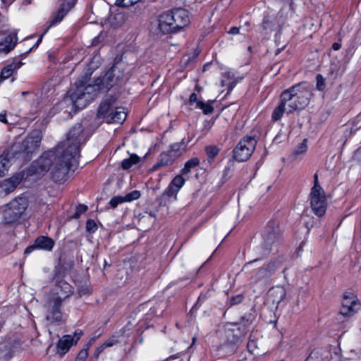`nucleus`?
Instances as JSON below:
<instances>
[{
  "label": "nucleus",
  "mask_w": 361,
  "mask_h": 361,
  "mask_svg": "<svg viewBox=\"0 0 361 361\" xmlns=\"http://www.w3.org/2000/svg\"><path fill=\"white\" fill-rule=\"evenodd\" d=\"M128 77V66L125 62L118 61L103 76L95 79L93 85H85L76 82L75 89L69 92V98L76 108L82 109L94 99L96 92L107 91L114 87L121 86Z\"/></svg>",
  "instance_id": "f257e3e1"
},
{
  "label": "nucleus",
  "mask_w": 361,
  "mask_h": 361,
  "mask_svg": "<svg viewBox=\"0 0 361 361\" xmlns=\"http://www.w3.org/2000/svg\"><path fill=\"white\" fill-rule=\"evenodd\" d=\"M82 130L81 125H75L67 134L66 139L53 149L56 162L52 169L51 178L55 182L66 181L69 171H74L78 166Z\"/></svg>",
  "instance_id": "f03ea898"
},
{
  "label": "nucleus",
  "mask_w": 361,
  "mask_h": 361,
  "mask_svg": "<svg viewBox=\"0 0 361 361\" xmlns=\"http://www.w3.org/2000/svg\"><path fill=\"white\" fill-rule=\"evenodd\" d=\"M73 293V287L60 276H56L54 278V285L45 306L50 314L46 317L47 321L61 322L62 320L63 316L61 311L62 302Z\"/></svg>",
  "instance_id": "7ed1b4c3"
},
{
  "label": "nucleus",
  "mask_w": 361,
  "mask_h": 361,
  "mask_svg": "<svg viewBox=\"0 0 361 361\" xmlns=\"http://www.w3.org/2000/svg\"><path fill=\"white\" fill-rule=\"evenodd\" d=\"M312 97V87L307 82L298 83L283 91L281 98L288 106V114L305 109Z\"/></svg>",
  "instance_id": "20e7f679"
},
{
  "label": "nucleus",
  "mask_w": 361,
  "mask_h": 361,
  "mask_svg": "<svg viewBox=\"0 0 361 361\" xmlns=\"http://www.w3.org/2000/svg\"><path fill=\"white\" fill-rule=\"evenodd\" d=\"M190 23L188 11L179 8L162 13L159 18V29L164 34L178 32Z\"/></svg>",
  "instance_id": "39448f33"
},
{
  "label": "nucleus",
  "mask_w": 361,
  "mask_h": 361,
  "mask_svg": "<svg viewBox=\"0 0 361 361\" xmlns=\"http://www.w3.org/2000/svg\"><path fill=\"white\" fill-rule=\"evenodd\" d=\"M115 102V97L106 96L99 106L97 116L105 119L107 123H122L127 117V112L123 107H114Z\"/></svg>",
  "instance_id": "423d86ee"
},
{
  "label": "nucleus",
  "mask_w": 361,
  "mask_h": 361,
  "mask_svg": "<svg viewBox=\"0 0 361 361\" xmlns=\"http://www.w3.org/2000/svg\"><path fill=\"white\" fill-rule=\"evenodd\" d=\"M310 206L314 214L318 216L324 215L327 202L324 192L322 187L319 185L318 176H314V186L310 192Z\"/></svg>",
  "instance_id": "0eeeda50"
},
{
  "label": "nucleus",
  "mask_w": 361,
  "mask_h": 361,
  "mask_svg": "<svg viewBox=\"0 0 361 361\" xmlns=\"http://www.w3.org/2000/svg\"><path fill=\"white\" fill-rule=\"evenodd\" d=\"M28 206V200L25 197H19L13 200L5 212L4 222L11 224L17 221L24 214Z\"/></svg>",
  "instance_id": "6e6552de"
},
{
  "label": "nucleus",
  "mask_w": 361,
  "mask_h": 361,
  "mask_svg": "<svg viewBox=\"0 0 361 361\" xmlns=\"http://www.w3.org/2000/svg\"><path fill=\"white\" fill-rule=\"evenodd\" d=\"M56 162V157L54 149L47 151L32 164V171L34 173L43 175L50 169H53ZM52 171H51V173Z\"/></svg>",
  "instance_id": "1a4fd4ad"
},
{
  "label": "nucleus",
  "mask_w": 361,
  "mask_h": 361,
  "mask_svg": "<svg viewBox=\"0 0 361 361\" xmlns=\"http://www.w3.org/2000/svg\"><path fill=\"white\" fill-rule=\"evenodd\" d=\"M256 140L252 137H245L233 150V157L238 161H247L255 149Z\"/></svg>",
  "instance_id": "9d476101"
},
{
  "label": "nucleus",
  "mask_w": 361,
  "mask_h": 361,
  "mask_svg": "<svg viewBox=\"0 0 361 361\" xmlns=\"http://www.w3.org/2000/svg\"><path fill=\"white\" fill-rule=\"evenodd\" d=\"M280 238V229L279 222L276 221H269L262 233V245L266 250H270L276 245Z\"/></svg>",
  "instance_id": "9b49d317"
},
{
  "label": "nucleus",
  "mask_w": 361,
  "mask_h": 361,
  "mask_svg": "<svg viewBox=\"0 0 361 361\" xmlns=\"http://www.w3.org/2000/svg\"><path fill=\"white\" fill-rule=\"evenodd\" d=\"M360 308L357 296L352 293L343 295L341 313L344 316H352Z\"/></svg>",
  "instance_id": "f8f14e48"
},
{
  "label": "nucleus",
  "mask_w": 361,
  "mask_h": 361,
  "mask_svg": "<svg viewBox=\"0 0 361 361\" xmlns=\"http://www.w3.org/2000/svg\"><path fill=\"white\" fill-rule=\"evenodd\" d=\"M42 136L39 130L32 131L21 143V151L27 154H32L39 147Z\"/></svg>",
  "instance_id": "ddd939ff"
},
{
  "label": "nucleus",
  "mask_w": 361,
  "mask_h": 361,
  "mask_svg": "<svg viewBox=\"0 0 361 361\" xmlns=\"http://www.w3.org/2000/svg\"><path fill=\"white\" fill-rule=\"evenodd\" d=\"M281 264L279 259L269 261L257 271L255 276V280L267 281L281 267Z\"/></svg>",
  "instance_id": "4468645a"
},
{
  "label": "nucleus",
  "mask_w": 361,
  "mask_h": 361,
  "mask_svg": "<svg viewBox=\"0 0 361 361\" xmlns=\"http://www.w3.org/2000/svg\"><path fill=\"white\" fill-rule=\"evenodd\" d=\"M82 334V332L79 331H75L73 336L64 335L57 343V353L60 355L66 354L73 345L77 343Z\"/></svg>",
  "instance_id": "2eb2a0df"
},
{
  "label": "nucleus",
  "mask_w": 361,
  "mask_h": 361,
  "mask_svg": "<svg viewBox=\"0 0 361 361\" xmlns=\"http://www.w3.org/2000/svg\"><path fill=\"white\" fill-rule=\"evenodd\" d=\"M18 343L13 340H5L0 343V360L8 361L17 348Z\"/></svg>",
  "instance_id": "dca6fc26"
},
{
  "label": "nucleus",
  "mask_w": 361,
  "mask_h": 361,
  "mask_svg": "<svg viewBox=\"0 0 361 361\" xmlns=\"http://www.w3.org/2000/svg\"><path fill=\"white\" fill-rule=\"evenodd\" d=\"M77 0H66L61 4L60 8L51 20V25L60 23L66 13L74 6Z\"/></svg>",
  "instance_id": "f3484780"
},
{
  "label": "nucleus",
  "mask_w": 361,
  "mask_h": 361,
  "mask_svg": "<svg viewBox=\"0 0 361 361\" xmlns=\"http://www.w3.org/2000/svg\"><path fill=\"white\" fill-rule=\"evenodd\" d=\"M185 183V179H184L181 176H176L165 190L164 194L169 197H173L174 199H176L177 193L183 186Z\"/></svg>",
  "instance_id": "a211bd4d"
},
{
  "label": "nucleus",
  "mask_w": 361,
  "mask_h": 361,
  "mask_svg": "<svg viewBox=\"0 0 361 361\" xmlns=\"http://www.w3.org/2000/svg\"><path fill=\"white\" fill-rule=\"evenodd\" d=\"M286 295V291L283 286H275L271 288L267 294L268 300L271 302L274 305H278Z\"/></svg>",
  "instance_id": "6ab92c4d"
},
{
  "label": "nucleus",
  "mask_w": 361,
  "mask_h": 361,
  "mask_svg": "<svg viewBox=\"0 0 361 361\" xmlns=\"http://www.w3.org/2000/svg\"><path fill=\"white\" fill-rule=\"evenodd\" d=\"M17 36L16 34H9L4 40L0 42V54H8L16 46Z\"/></svg>",
  "instance_id": "aec40b11"
},
{
  "label": "nucleus",
  "mask_w": 361,
  "mask_h": 361,
  "mask_svg": "<svg viewBox=\"0 0 361 361\" xmlns=\"http://www.w3.org/2000/svg\"><path fill=\"white\" fill-rule=\"evenodd\" d=\"M23 64L22 62H18L12 63L5 66L0 75V82L9 78Z\"/></svg>",
  "instance_id": "412c9836"
},
{
  "label": "nucleus",
  "mask_w": 361,
  "mask_h": 361,
  "mask_svg": "<svg viewBox=\"0 0 361 361\" xmlns=\"http://www.w3.org/2000/svg\"><path fill=\"white\" fill-rule=\"evenodd\" d=\"M35 247L37 249L51 250L54 245V240L46 236H39L35 240Z\"/></svg>",
  "instance_id": "4be33fe9"
},
{
  "label": "nucleus",
  "mask_w": 361,
  "mask_h": 361,
  "mask_svg": "<svg viewBox=\"0 0 361 361\" xmlns=\"http://www.w3.org/2000/svg\"><path fill=\"white\" fill-rule=\"evenodd\" d=\"M175 160L174 158L169 154L168 152H164L160 154L159 159L158 162L154 164L152 167V170H157L162 166H168L171 164L173 161Z\"/></svg>",
  "instance_id": "5701e85b"
},
{
  "label": "nucleus",
  "mask_w": 361,
  "mask_h": 361,
  "mask_svg": "<svg viewBox=\"0 0 361 361\" xmlns=\"http://www.w3.org/2000/svg\"><path fill=\"white\" fill-rule=\"evenodd\" d=\"M222 87H227L228 93L232 90L236 84V80L234 78V74L231 72H227L223 75V78L221 81Z\"/></svg>",
  "instance_id": "b1692460"
},
{
  "label": "nucleus",
  "mask_w": 361,
  "mask_h": 361,
  "mask_svg": "<svg viewBox=\"0 0 361 361\" xmlns=\"http://www.w3.org/2000/svg\"><path fill=\"white\" fill-rule=\"evenodd\" d=\"M185 145L182 140L179 142L173 143L169 151H167L175 159L180 157L182 153L185 150Z\"/></svg>",
  "instance_id": "393cba45"
},
{
  "label": "nucleus",
  "mask_w": 361,
  "mask_h": 361,
  "mask_svg": "<svg viewBox=\"0 0 361 361\" xmlns=\"http://www.w3.org/2000/svg\"><path fill=\"white\" fill-rule=\"evenodd\" d=\"M285 112L288 114V106L286 105V102L283 101V99L281 98L279 105L274 109L272 113V120L275 121L280 120Z\"/></svg>",
  "instance_id": "a878e982"
},
{
  "label": "nucleus",
  "mask_w": 361,
  "mask_h": 361,
  "mask_svg": "<svg viewBox=\"0 0 361 361\" xmlns=\"http://www.w3.org/2000/svg\"><path fill=\"white\" fill-rule=\"evenodd\" d=\"M140 161V158L135 154H132L130 156L125 159L121 162V168L124 170L129 169L133 165L137 164Z\"/></svg>",
  "instance_id": "bb28decb"
},
{
  "label": "nucleus",
  "mask_w": 361,
  "mask_h": 361,
  "mask_svg": "<svg viewBox=\"0 0 361 361\" xmlns=\"http://www.w3.org/2000/svg\"><path fill=\"white\" fill-rule=\"evenodd\" d=\"M200 164V160L197 157H194L186 161L183 169L181 170L183 175H186L190 172L191 169Z\"/></svg>",
  "instance_id": "cd10ccee"
},
{
  "label": "nucleus",
  "mask_w": 361,
  "mask_h": 361,
  "mask_svg": "<svg viewBox=\"0 0 361 361\" xmlns=\"http://www.w3.org/2000/svg\"><path fill=\"white\" fill-rule=\"evenodd\" d=\"M119 342L118 336L116 334L112 335L107 339L102 345L97 348L98 353L102 352L106 348L111 347Z\"/></svg>",
  "instance_id": "c85d7f7f"
},
{
  "label": "nucleus",
  "mask_w": 361,
  "mask_h": 361,
  "mask_svg": "<svg viewBox=\"0 0 361 361\" xmlns=\"http://www.w3.org/2000/svg\"><path fill=\"white\" fill-rule=\"evenodd\" d=\"M213 102H210V101L207 102H204L202 101L197 102V103L196 104V108L202 110L203 113L206 115L210 114L214 111V107L212 106Z\"/></svg>",
  "instance_id": "c756f323"
},
{
  "label": "nucleus",
  "mask_w": 361,
  "mask_h": 361,
  "mask_svg": "<svg viewBox=\"0 0 361 361\" xmlns=\"http://www.w3.org/2000/svg\"><path fill=\"white\" fill-rule=\"evenodd\" d=\"M9 166L8 155L3 154L0 156V178L5 176Z\"/></svg>",
  "instance_id": "7c9ffc66"
},
{
  "label": "nucleus",
  "mask_w": 361,
  "mask_h": 361,
  "mask_svg": "<svg viewBox=\"0 0 361 361\" xmlns=\"http://www.w3.org/2000/svg\"><path fill=\"white\" fill-rule=\"evenodd\" d=\"M207 160L209 163L214 160V158L219 152V148L214 145H209L205 147Z\"/></svg>",
  "instance_id": "2f4dec72"
},
{
  "label": "nucleus",
  "mask_w": 361,
  "mask_h": 361,
  "mask_svg": "<svg viewBox=\"0 0 361 361\" xmlns=\"http://www.w3.org/2000/svg\"><path fill=\"white\" fill-rule=\"evenodd\" d=\"M20 183V179L17 177H13L6 180L4 183L5 190L8 192L13 191Z\"/></svg>",
  "instance_id": "473e14b6"
},
{
  "label": "nucleus",
  "mask_w": 361,
  "mask_h": 361,
  "mask_svg": "<svg viewBox=\"0 0 361 361\" xmlns=\"http://www.w3.org/2000/svg\"><path fill=\"white\" fill-rule=\"evenodd\" d=\"M112 24L115 26H121L125 23V16L121 13H116L114 17Z\"/></svg>",
  "instance_id": "72a5a7b5"
},
{
  "label": "nucleus",
  "mask_w": 361,
  "mask_h": 361,
  "mask_svg": "<svg viewBox=\"0 0 361 361\" xmlns=\"http://www.w3.org/2000/svg\"><path fill=\"white\" fill-rule=\"evenodd\" d=\"M126 202L124 197L115 196L112 197L109 202V204L112 208H116L118 204Z\"/></svg>",
  "instance_id": "f704fd0d"
},
{
  "label": "nucleus",
  "mask_w": 361,
  "mask_h": 361,
  "mask_svg": "<svg viewBox=\"0 0 361 361\" xmlns=\"http://www.w3.org/2000/svg\"><path fill=\"white\" fill-rule=\"evenodd\" d=\"M140 1V0H116L115 4L118 6L128 7Z\"/></svg>",
  "instance_id": "c9c22d12"
},
{
  "label": "nucleus",
  "mask_w": 361,
  "mask_h": 361,
  "mask_svg": "<svg viewBox=\"0 0 361 361\" xmlns=\"http://www.w3.org/2000/svg\"><path fill=\"white\" fill-rule=\"evenodd\" d=\"M123 197L126 202H130L137 200L140 197V193L138 190H133Z\"/></svg>",
  "instance_id": "e433bc0d"
},
{
  "label": "nucleus",
  "mask_w": 361,
  "mask_h": 361,
  "mask_svg": "<svg viewBox=\"0 0 361 361\" xmlns=\"http://www.w3.org/2000/svg\"><path fill=\"white\" fill-rule=\"evenodd\" d=\"M87 209V207L85 204H79L77 207H76V211L73 215V217L75 218V219H78L79 218V216L82 214H84Z\"/></svg>",
  "instance_id": "4c0bfd02"
},
{
  "label": "nucleus",
  "mask_w": 361,
  "mask_h": 361,
  "mask_svg": "<svg viewBox=\"0 0 361 361\" xmlns=\"http://www.w3.org/2000/svg\"><path fill=\"white\" fill-rule=\"evenodd\" d=\"M86 229L89 232H94L97 230L96 223L93 220H87L86 223Z\"/></svg>",
  "instance_id": "58836bf2"
},
{
  "label": "nucleus",
  "mask_w": 361,
  "mask_h": 361,
  "mask_svg": "<svg viewBox=\"0 0 361 361\" xmlns=\"http://www.w3.org/2000/svg\"><path fill=\"white\" fill-rule=\"evenodd\" d=\"M88 355L87 350V349H82L81 350L76 358V361H84Z\"/></svg>",
  "instance_id": "ea45409f"
},
{
  "label": "nucleus",
  "mask_w": 361,
  "mask_h": 361,
  "mask_svg": "<svg viewBox=\"0 0 361 361\" xmlns=\"http://www.w3.org/2000/svg\"><path fill=\"white\" fill-rule=\"evenodd\" d=\"M307 150V145L305 144V140H304L295 149V153L297 154H302L305 152Z\"/></svg>",
  "instance_id": "a19ab883"
},
{
  "label": "nucleus",
  "mask_w": 361,
  "mask_h": 361,
  "mask_svg": "<svg viewBox=\"0 0 361 361\" xmlns=\"http://www.w3.org/2000/svg\"><path fill=\"white\" fill-rule=\"evenodd\" d=\"M317 87L320 90L324 87V80L320 75L317 76Z\"/></svg>",
  "instance_id": "79ce46f5"
},
{
  "label": "nucleus",
  "mask_w": 361,
  "mask_h": 361,
  "mask_svg": "<svg viewBox=\"0 0 361 361\" xmlns=\"http://www.w3.org/2000/svg\"><path fill=\"white\" fill-rule=\"evenodd\" d=\"M226 337H228V342H229V343L235 342L236 338L234 337V335L231 330L226 331Z\"/></svg>",
  "instance_id": "37998d69"
},
{
  "label": "nucleus",
  "mask_w": 361,
  "mask_h": 361,
  "mask_svg": "<svg viewBox=\"0 0 361 361\" xmlns=\"http://www.w3.org/2000/svg\"><path fill=\"white\" fill-rule=\"evenodd\" d=\"M197 102H201V100L197 99V94L195 93L191 94L189 98V104L190 105L195 104L196 105Z\"/></svg>",
  "instance_id": "c03bdc74"
},
{
  "label": "nucleus",
  "mask_w": 361,
  "mask_h": 361,
  "mask_svg": "<svg viewBox=\"0 0 361 361\" xmlns=\"http://www.w3.org/2000/svg\"><path fill=\"white\" fill-rule=\"evenodd\" d=\"M255 342L254 341H250L247 343L248 350L253 354L257 353L255 351Z\"/></svg>",
  "instance_id": "a18cd8bd"
},
{
  "label": "nucleus",
  "mask_w": 361,
  "mask_h": 361,
  "mask_svg": "<svg viewBox=\"0 0 361 361\" xmlns=\"http://www.w3.org/2000/svg\"><path fill=\"white\" fill-rule=\"evenodd\" d=\"M35 249H37V247H35V243L33 245L29 246L25 250V254H29L31 252H32L33 250H35Z\"/></svg>",
  "instance_id": "49530a36"
},
{
  "label": "nucleus",
  "mask_w": 361,
  "mask_h": 361,
  "mask_svg": "<svg viewBox=\"0 0 361 361\" xmlns=\"http://www.w3.org/2000/svg\"><path fill=\"white\" fill-rule=\"evenodd\" d=\"M229 33L233 34V35H236V34L239 33V28L237 27H233L231 28Z\"/></svg>",
  "instance_id": "de8ad7c7"
},
{
  "label": "nucleus",
  "mask_w": 361,
  "mask_h": 361,
  "mask_svg": "<svg viewBox=\"0 0 361 361\" xmlns=\"http://www.w3.org/2000/svg\"><path fill=\"white\" fill-rule=\"evenodd\" d=\"M242 300V297L240 295H238L236 296L235 298H233L232 299V301H233V303H238V302H240Z\"/></svg>",
  "instance_id": "09e8293b"
},
{
  "label": "nucleus",
  "mask_w": 361,
  "mask_h": 361,
  "mask_svg": "<svg viewBox=\"0 0 361 361\" xmlns=\"http://www.w3.org/2000/svg\"><path fill=\"white\" fill-rule=\"evenodd\" d=\"M332 48L334 50H338L341 48V44L338 42H335L333 44Z\"/></svg>",
  "instance_id": "8fccbe9b"
},
{
  "label": "nucleus",
  "mask_w": 361,
  "mask_h": 361,
  "mask_svg": "<svg viewBox=\"0 0 361 361\" xmlns=\"http://www.w3.org/2000/svg\"><path fill=\"white\" fill-rule=\"evenodd\" d=\"M0 121L3 123H6V118L5 115L0 114Z\"/></svg>",
  "instance_id": "3c124183"
},
{
  "label": "nucleus",
  "mask_w": 361,
  "mask_h": 361,
  "mask_svg": "<svg viewBox=\"0 0 361 361\" xmlns=\"http://www.w3.org/2000/svg\"><path fill=\"white\" fill-rule=\"evenodd\" d=\"M257 259H255L254 261H251V262H247L244 267H243V269H245L247 268L248 266H250L251 264H252L254 262H256Z\"/></svg>",
  "instance_id": "603ef678"
},
{
  "label": "nucleus",
  "mask_w": 361,
  "mask_h": 361,
  "mask_svg": "<svg viewBox=\"0 0 361 361\" xmlns=\"http://www.w3.org/2000/svg\"><path fill=\"white\" fill-rule=\"evenodd\" d=\"M28 94H29V92H27V91H24V92H21L22 96H23V97L27 95Z\"/></svg>",
  "instance_id": "864d4df0"
},
{
  "label": "nucleus",
  "mask_w": 361,
  "mask_h": 361,
  "mask_svg": "<svg viewBox=\"0 0 361 361\" xmlns=\"http://www.w3.org/2000/svg\"><path fill=\"white\" fill-rule=\"evenodd\" d=\"M267 23V22L266 20H264V21L263 22V25H262V26H263L264 29H267V26H266Z\"/></svg>",
  "instance_id": "5fc2aeb1"
},
{
  "label": "nucleus",
  "mask_w": 361,
  "mask_h": 361,
  "mask_svg": "<svg viewBox=\"0 0 361 361\" xmlns=\"http://www.w3.org/2000/svg\"><path fill=\"white\" fill-rule=\"evenodd\" d=\"M195 89L197 90V92H200L202 90V88L197 85L195 87Z\"/></svg>",
  "instance_id": "6e6d98bb"
},
{
  "label": "nucleus",
  "mask_w": 361,
  "mask_h": 361,
  "mask_svg": "<svg viewBox=\"0 0 361 361\" xmlns=\"http://www.w3.org/2000/svg\"><path fill=\"white\" fill-rule=\"evenodd\" d=\"M149 216H150L153 220H154V219H155V215L152 214V213H149Z\"/></svg>",
  "instance_id": "4d7b16f0"
},
{
  "label": "nucleus",
  "mask_w": 361,
  "mask_h": 361,
  "mask_svg": "<svg viewBox=\"0 0 361 361\" xmlns=\"http://www.w3.org/2000/svg\"><path fill=\"white\" fill-rule=\"evenodd\" d=\"M357 154H361V146L357 149L356 152Z\"/></svg>",
  "instance_id": "13d9d810"
},
{
  "label": "nucleus",
  "mask_w": 361,
  "mask_h": 361,
  "mask_svg": "<svg viewBox=\"0 0 361 361\" xmlns=\"http://www.w3.org/2000/svg\"><path fill=\"white\" fill-rule=\"evenodd\" d=\"M42 36H41V37L37 40L36 45H38V44L42 41Z\"/></svg>",
  "instance_id": "bf43d9fd"
},
{
  "label": "nucleus",
  "mask_w": 361,
  "mask_h": 361,
  "mask_svg": "<svg viewBox=\"0 0 361 361\" xmlns=\"http://www.w3.org/2000/svg\"><path fill=\"white\" fill-rule=\"evenodd\" d=\"M93 44L95 45L96 44V39H94V42H93Z\"/></svg>",
  "instance_id": "052dcab7"
},
{
  "label": "nucleus",
  "mask_w": 361,
  "mask_h": 361,
  "mask_svg": "<svg viewBox=\"0 0 361 361\" xmlns=\"http://www.w3.org/2000/svg\"><path fill=\"white\" fill-rule=\"evenodd\" d=\"M107 265V262L104 260V266L106 267Z\"/></svg>",
  "instance_id": "680f3d73"
},
{
  "label": "nucleus",
  "mask_w": 361,
  "mask_h": 361,
  "mask_svg": "<svg viewBox=\"0 0 361 361\" xmlns=\"http://www.w3.org/2000/svg\"><path fill=\"white\" fill-rule=\"evenodd\" d=\"M172 358H176V356H171Z\"/></svg>",
  "instance_id": "e2e57ef3"
}]
</instances>
